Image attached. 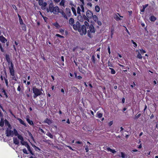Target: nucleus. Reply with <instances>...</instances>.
<instances>
[{"instance_id": "nucleus-1", "label": "nucleus", "mask_w": 158, "mask_h": 158, "mask_svg": "<svg viewBox=\"0 0 158 158\" xmlns=\"http://www.w3.org/2000/svg\"><path fill=\"white\" fill-rule=\"evenodd\" d=\"M73 28L74 30H77L81 35H85L87 33L86 27L84 25L81 24L79 21H77L74 23Z\"/></svg>"}, {"instance_id": "nucleus-2", "label": "nucleus", "mask_w": 158, "mask_h": 158, "mask_svg": "<svg viewBox=\"0 0 158 158\" xmlns=\"http://www.w3.org/2000/svg\"><path fill=\"white\" fill-rule=\"evenodd\" d=\"M32 90L33 92L34 93L33 98H35L38 96H40L42 94V91L43 90L42 88L41 89H38L35 86H33L32 87Z\"/></svg>"}, {"instance_id": "nucleus-3", "label": "nucleus", "mask_w": 158, "mask_h": 158, "mask_svg": "<svg viewBox=\"0 0 158 158\" xmlns=\"http://www.w3.org/2000/svg\"><path fill=\"white\" fill-rule=\"evenodd\" d=\"M86 29H89V30H88L87 31L88 36L90 38H92V35L91 33H94L96 31L93 25L90 24L89 26L87 27Z\"/></svg>"}, {"instance_id": "nucleus-4", "label": "nucleus", "mask_w": 158, "mask_h": 158, "mask_svg": "<svg viewBox=\"0 0 158 158\" xmlns=\"http://www.w3.org/2000/svg\"><path fill=\"white\" fill-rule=\"evenodd\" d=\"M93 14L92 12L90 10H88L86 12V16L84 14V18L85 20L89 22V19H92Z\"/></svg>"}, {"instance_id": "nucleus-5", "label": "nucleus", "mask_w": 158, "mask_h": 158, "mask_svg": "<svg viewBox=\"0 0 158 158\" xmlns=\"http://www.w3.org/2000/svg\"><path fill=\"white\" fill-rule=\"evenodd\" d=\"M9 70L10 74L11 76H12V77H11L12 80H14L15 81H17V78L15 76V72L14 70V68H13V65H12L11 67H9Z\"/></svg>"}, {"instance_id": "nucleus-6", "label": "nucleus", "mask_w": 158, "mask_h": 158, "mask_svg": "<svg viewBox=\"0 0 158 158\" xmlns=\"http://www.w3.org/2000/svg\"><path fill=\"white\" fill-rule=\"evenodd\" d=\"M6 59L8 63V64L9 65L10 64L11 66H9V67H11L12 65H13V68H14V65L13 64L12 62L10 60V58L9 57V56L8 55L6 54L5 56Z\"/></svg>"}, {"instance_id": "nucleus-7", "label": "nucleus", "mask_w": 158, "mask_h": 158, "mask_svg": "<svg viewBox=\"0 0 158 158\" xmlns=\"http://www.w3.org/2000/svg\"><path fill=\"white\" fill-rule=\"evenodd\" d=\"M53 4L52 3H50L48 8H47V11L48 12H50L52 13L53 12Z\"/></svg>"}, {"instance_id": "nucleus-8", "label": "nucleus", "mask_w": 158, "mask_h": 158, "mask_svg": "<svg viewBox=\"0 0 158 158\" xmlns=\"http://www.w3.org/2000/svg\"><path fill=\"white\" fill-rule=\"evenodd\" d=\"M53 12H52L54 14L57 15L59 13V9L58 6H56L53 7Z\"/></svg>"}, {"instance_id": "nucleus-9", "label": "nucleus", "mask_w": 158, "mask_h": 158, "mask_svg": "<svg viewBox=\"0 0 158 158\" xmlns=\"http://www.w3.org/2000/svg\"><path fill=\"white\" fill-rule=\"evenodd\" d=\"M6 136L8 137L11 136H13L14 135L13 131L10 130H7L6 131Z\"/></svg>"}, {"instance_id": "nucleus-10", "label": "nucleus", "mask_w": 158, "mask_h": 158, "mask_svg": "<svg viewBox=\"0 0 158 158\" xmlns=\"http://www.w3.org/2000/svg\"><path fill=\"white\" fill-rule=\"evenodd\" d=\"M66 15L67 17H70L71 15L70 9L69 8H67L66 9Z\"/></svg>"}, {"instance_id": "nucleus-11", "label": "nucleus", "mask_w": 158, "mask_h": 158, "mask_svg": "<svg viewBox=\"0 0 158 158\" xmlns=\"http://www.w3.org/2000/svg\"><path fill=\"white\" fill-rule=\"evenodd\" d=\"M59 13L61 14V15H62V16L64 18L66 19H68V18L67 16L66 15V14L64 12V11L60 9V10H59Z\"/></svg>"}, {"instance_id": "nucleus-12", "label": "nucleus", "mask_w": 158, "mask_h": 158, "mask_svg": "<svg viewBox=\"0 0 158 158\" xmlns=\"http://www.w3.org/2000/svg\"><path fill=\"white\" fill-rule=\"evenodd\" d=\"M0 41L2 43H5L6 42L7 40L3 35H0Z\"/></svg>"}, {"instance_id": "nucleus-13", "label": "nucleus", "mask_w": 158, "mask_h": 158, "mask_svg": "<svg viewBox=\"0 0 158 158\" xmlns=\"http://www.w3.org/2000/svg\"><path fill=\"white\" fill-rule=\"evenodd\" d=\"M77 18L78 20L81 22H83L84 20H85L84 18V15L82 16L81 15H79L77 17Z\"/></svg>"}, {"instance_id": "nucleus-14", "label": "nucleus", "mask_w": 158, "mask_h": 158, "mask_svg": "<svg viewBox=\"0 0 158 158\" xmlns=\"http://www.w3.org/2000/svg\"><path fill=\"white\" fill-rule=\"evenodd\" d=\"M69 23L70 25L73 27V25L74 24V19L73 18H70L69 20Z\"/></svg>"}, {"instance_id": "nucleus-15", "label": "nucleus", "mask_w": 158, "mask_h": 158, "mask_svg": "<svg viewBox=\"0 0 158 158\" xmlns=\"http://www.w3.org/2000/svg\"><path fill=\"white\" fill-rule=\"evenodd\" d=\"M17 119L21 124L23 125L25 127H27V124L24 123V121L23 120L21 119L18 118H17Z\"/></svg>"}, {"instance_id": "nucleus-16", "label": "nucleus", "mask_w": 158, "mask_h": 158, "mask_svg": "<svg viewBox=\"0 0 158 158\" xmlns=\"http://www.w3.org/2000/svg\"><path fill=\"white\" fill-rule=\"evenodd\" d=\"M106 150L108 152H110L113 153H115L116 152V151L114 149H112L109 147L106 148Z\"/></svg>"}, {"instance_id": "nucleus-17", "label": "nucleus", "mask_w": 158, "mask_h": 158, "mask_svg": "<svg viewBox=\"0 0 158 158\" xmlns=\"http://www.w3.org/2000/svg\"><path fill=\"white\" fill-rule=\"evenodd\" d=\"M44 122L45 123H47L48 125H50L52 123L50 119H49L48 118H46L44 120Z\"/></svg>"}, {"instance_id": "nucleus-18", "label": "nucleus", "mask_w": 158, "mask_h": 158, "mask_svg": "<svg viewBox=\"0 0 158 158\" xmlns=\"http://www.w3.org/2000/svg\"><path fill=\"white\" fill-rule=\"evenodd\" d=\"M13 139L14 143L16 145H19V141L17 138H14Z\"/></svg>"}, {"instance_id": "nucleus-19", "label": "nucleus", "mask_w": 158, "mask_h": 158, "mask_svg": "<svg viewBox=\"0 0 158 158\" xmlns=\"http://www.w3.org/2000/svg\"><path fill=\"white\" fill-rule=\"evenodd\" d=\"M149 19L152 22H154L156 20V18L154 15H152L149 17Z\"/></svg>"}, {"instance_id": "nucleus-20", "label": "nucleus", "mask_w": 158, "mask_h": 158, "mask_svg": "<svg viewBox=\"0 0 158 158\" xmlns=\"http://www.w3.org/2000/svg\"><path fill=\"white\" fill-rule=\"evenodd\" d=\"M5 125L6 126H7L9 128H10L11 127V126L10 123H9L8 121L6 119L5 120Z\"/></svg>"}, {"instance_id": "nucleus-21", "label": "nucleus", "mask_w": 158, "mask_h": 158, "mask_svg": "<svg viewBox=\"0 0 158 158\" xmlns=\"http://www.w3.org/2000/svg\"><path fill=\"white\" fill-rule=\"evenodd\" d=\"M26 119V121L30 125H34L33 121L32 120H30L29 118H27Z\"/></svg>"}, {"instance_id": "nucleus-22", "label": "nucleus", "mask_w": 158, "mask_h": 158, "mask_svg": "<svg viewBox=\"0 0 158 158\" xmlns=\"http://www.w3.org/2000/svg\"><path fill=\"white\" fill-rule=\"evenodd\" d=\"M52 24L56 27V29H58L60 27V25L57 22L53 23Z\"/></svg>"}, {"instance_id": "nucleus-23", "label": "nucleus", "mask_w": 158, "mask_h": 158, "mask_svg": "<svg viewBox=\"0 0 158 158\" xmlns=\"http://www.w3.org/2000/svg\"><path fill=\"white\" fill-rule=\"evenodd\" d=\"M121 156H119L121 157L122 158H127V155L126 154H125L124 152H121Z\"/></svg>"}, {"instance_id": "nucleus-24", "label": "nucleus", "mask_w": 158, "mask_h": 158, "mask_svg": "<svg viewBox=\"0 0 158 158\" xmlns=\"http://www.w3.org/2000/svg\"><path fill=\"white\" fill-rule=\"evenodd\" d=\"M1 91H2V93H4V95L5 96V97L6 98H8V96L7 95V94L4 89H1Z\"/></svg>"}, {"instance_id": "nucleus-25", "label": "nucleus", "mask_w": 158, "mask_h": 158, "mask_svg": "<svg viewBox=\"0 0 158 158\" xmlns=\"http://www.w3.org/2000/svg\"><path fill=\"white\" fill-rule=\"evenodd\" d=\"M92 18H93L94 21L96 22L98 20V18L96 15H93Z\"/></svg>"}, {"instance_id": "nucleus-26", "label": "nucleus", "mask_w": 158, "mask_h": 158, "mask_svg": "<svg viewBox=\"0 0 158 158\" xmlns=\"http://www.w3.org/2000/svg\"><path fill=\"white\" fill-rule=\"evenodd\" d=\"M96 115V117H98L99 118H101L102 117L103 114L102 113H99L98 111L97 112Z\"/></svg>"}, {"instance_id": "nucleus-27", "label": "nucleus", "mask_w": 158, "mask_h": 158, "mask_svg": "<svg viewBox=\"0 0 158 158\" xmlns=\"http://www.w3.org/2000/svg\"><path fill=\"white\" fill-rule=\"evenodd\" d=\"M91 60H92L93 63L94 64H95L96 61V58L95 57V56L94 55L92 56Z\"/></svg>"}, {"instance_id": "nucleus-28", "label": "nucleus", "mask_w": 158, "mask_h": 158, "mask_svg": "<svg viewBox=\"0 0 158 158\" xmlns=\"http://www.w3.org/2000/svg\"><path fill=\"white\" fill-rule=\"evenodd\" d=\"M109 69L111 70L110 73L111 74H114L116 73V71L114 69L111 68H109Z\"/></svg>"}, {"instance_id": "nucleus-29", "label": "nucleus", "mask_w": 158, "mask_h": 158, "mask_svg": "<svg viewBox=\"0 0 158 158\" xmlns=\"http://www.w3.org/2000/svg\"><path fill=\"white\" fill-rule=\"evenodd\" d=\"M95 10L97 12H99L100 10V8L99 6L98 5H96L95 6Z\"/></svg>"}, {"instance_id": "nucleus-30", "label": "nucleus", "mask_w": 158, "mask_h": 158, "mask_svg": "<svg viewBox=\"0 0 158 158\" xmlns=\"http://www.w3.org/2000/svg\"><path fill=\"white\" fill-rule=\"evenodd\" d=\"M17 136L18 138L21 141H23V138L21 135L19 134L18 135H17Z\"/></svg>"}, {"instance_id": "nucleus-31", "label": "nucleus", "mask_w": 158, "mask_h": 158, "mask_svg": "<svg viewBox=\"0 0 158 158\" xmlns=\"http://www.w3.org/2000/svg\"><path fill=\"white\" fill-rule=\"evenodd\" d=\"M81 8L80 6H78L77 9V13L79 15H81Z\"/></svg>"}, {"instance_id": "nucleus-32", "label": "nucleus", "mask_w": 158, "mask_h": 158, "mask_svg": "<svg viewBox=\"0 0 158 158\" xmlns=\"http://www.w3.org/2000/svg\"><path fill=\"white\" fill-rule=\"evenodd\" d=\"M71 10H72L73 11L74 15H75L76 16L77 14H76V10L75 9V8L74 7H72L71 8Z\"/></svg>"}, {"instance_id": "nucleus-33", "label": "nucleus", "mask_w": 158, "mask_h": 158, "mask_svg": "<svg viewBox=\"0 0 158 158\" xmlns=\"http://www.w3.org/2000/svg\"><path fill=\"white\" fill-rule=\"evenodd\" d=\"M84 5L83 4L81 5H80V8H81V11L82 12H85L84 8L83 6Z\"/></svg>"}, {"instance_id": "nucleus-34", "label": "nucleus", "mask_w": 158, "mask_h": 158, "mask_svg": "<svg viewBox=\"0 0 158 158\" xmlns=\"http://www.w3.org/2000/svg\"><path fill=\"white\" fill-rule=\"evenodd\" d=\"M4 125V122L3 121V119L2 118H1V121L0 122V126L1 127H3Z\"/></svg>"}, {"instance_id": "nucleus-35", "label": "nucleus", "mask_w": 158, "mask_h": 158, "mask_svg": "<svg viewBox=\"0 0 158 158\" xmlns=\"http://www.w3.org/2000/svg\"><path fill=\"white\" fill-rule=\"evenodd\" d=\"M13 133H14V135L15 136H17L18 135H19V134H18V133L17 131L15 129H14Z\"/></svg>"}, {"instance_id": "nucleus-36", "label": "nucleus", "mask_w": 158, "mask_h": 158, "mask_svg": "<svg viewBox=\"0 0 158 158\" xmlns=\"http://www.w3.org/2000/svg\"><path fill=\"white\" fill-rule=\"evenodd\" d=\"M64 0H61L60 2V6H64Z\"/></svg>"}, {"instance_id": "nucleus-37", "label": "nucleus", "mask_w": 158, "mask_h": 158, "mask_svg": "<svg viewBox=\"0 0 158 158\" xmlns=\"http://www.w3.org/2000/svg\"><path fill=\"white\" fill-rule=\"evenodd\" d=\"M84 24L85 25H84L86 27V29H87V27H89L90 26V25H89L88 22L86 21H85Z\"/></svg>"}, {"instance_id": "nucleus-38", "label": "nucleus", "mask_w": 158, "mask_h": 158, "mask_svg": "<svg viewBox=\"0 0 158 158\" xmlns=\"http://www.w3.org/2000/svg\"><path fill=\"white\" fill-rule=\"evenodd\" d=\"M131 41L133 43V44L134 45V47L135 48H136L137 46V44L133 40H131Z\"/></svg>"}, {"instance_id": "nucleus-39", "label": "nucleus", "mask_w": 158, "mask_h": 158, "mask_svg": "<svg viewBox=\"0 0 158 158\" xmlns=\"http://www.w3.org/2000/svg\"><path fill=\"white\" fill-rule=\"evenodd\" d=\"M4 80L5 81L6 86L7 87H8V80L6 78H4Z\"/></svg>"}, {"instance_id": "nucleus-40", "label": "nucleus", "mask_w": 158, "mask_h": 158, "mask_svg": "<svg viewBox=\"0 0 158 158\" xmlns=\"http://www.w3.org/2000/svg\"><path fill=\"white\" fill-rule=\"evenodd\" d=\"M47 5V3L46 2H43L42 5H41V6H42V8H45Z\"/></svg>"}, {"instance_id": "nucleus-41", "label": "nucleus", "mask_w": 158, "mask_h": 158, "mask_svg": "<svg viewBox=\"0 0 158 158\" xmlns=\"http://www.w3.org/2000/svg\"><path fill=\"white\" fill-rule=\"evenodd\" d=\"M21 143L23 145H24L26 146L27 145V144H28L25 141H21Z\"/></svg>"}, {"instance_id": "nucleus-42", "label": "nucleus", "mask_w": 158, "mask_h": 158, "mask_svg": "<svg viewBox=\"0 0 158 158\" xmlns=\"http://www.w3.org/2000/svg\"><path fill=\"white\" fill-rule=\"evenodd\" d=\"M139 51H140V53L143 54L144 53H145L146 52V51L145 50H143V49H139Z\"/></svg>"}, {"instance_id": "nucleus-43", "label": "nucleus", "mask_w": 158, "mask_h": 158, "mask_svg": "<svg viewBox=\"0 0 158 158\" xmlns=\"http://www.w3.org/2000/svg\"><path fill=\"white\" fill-rule=\"evenodd\" d=\"M137 58L139 59H142V57L141 55L139 52L137 56Z\"/></svg>"}, {"instance_id": "nucleus-44", "label": "nucleus", "mask_w": 158, "mask_h": 158, "mask_svg": "<svg viewBox=\"0 0 158 158\" xmlns=\"http://www.w3.org/2000/svg\"><path fill=\"white\" fill-rule=\"evenodd\" d=\"M107 64H108V66L109 67H113L112 64L109 61H108Z\"/></svg>"}, {"instance_id": "nucleus-45", "label": "nucleus", "mask_w": 158, "mask_h": 158, "mask_svg": "<svg viewBox=\"0 0 158 158\" xmlns=\"http://www.w3.org/2000/svg\"><path fill=\"white\" fill-rule=\"evenodd\" d=\"M141 114H139L138 115H136L135 117V119H136L138 118L141 116Z\"/></svg>"}, {"instance_id": "nucleus-46", "label": "nucleus", "mask_w": 158, "mask_h": 158, "mask_svg": "<svg viewBox=\"0 0 158 158\" xmlns=\"http://www.w3.org/2000/svg\"><path fill=\"white\" fill-rule=\"evenodd\" d=\"M39 1V4L40 6H41L42 5L43 3V0H38Z\"/></svg>"}, {"instance_id": "nucleus-47", "label": "nucleus", "mask_w": 158, "mask_h": 158, "mask_svg": "<svg viewBox=\"0 0 158 158\" xmlns=\"http://www.w3.org/2000/svg\"><path fill=\"white\" fill-rule=\"evenodd\" d=\"M0 49L1 50V51L2 52H4V49H3V48L2 47V45L0 43Z\"/></svg>"}, {"instance_id": "nucleus-48", "label": "nucleus", "mask_w": 158, "mask_h": 158, "mask_svg": "<svg viewBox=\"0 0 158 158\" xmlns=\"http://www.w3.org/2000/svg\"><path fill=\"white\" fill-rule=\"evenodd\" d=\"M56 36L59 37H60V38H64V37L63 36L60 34H56Z\"/></svg>"}, {"instance_id": "nucleus-49", "label": "nucleus", "mask_w": 158, "mask_h": 158, "mask_svg": "<svg viewBox=\"0 0 158 158\" xmlns=\"http://www.w3.org/2000/svg\"><path fill=\"white\" fill-rule=\"evenodd\" d=\"M48 136H49L50 138L52 139L53 138V136L50 133H49L47 135Z\"/></svg>"}, {"instance_id": "nucleus-50", "label": "nucleus", "mask_w": 158, "mask_h": 158, "mask_svg": "<svg viewBox=\"0 0 158 158\" xmlns=\"http://www.w3.org/2000/svg\"><path fill=\"white\" fill-rule=\"evenodd\" d=\"M59 32H60L62 35L63 34L64 32V30L62 28H60L59 29Z\"/></svg>"}, {"instance_id": "nucleus-51", "label": "nucleus", "mask_w": 158, "mask_h": 158, "mask_svg": "<svg viewBox=\"0 0 158 158\" xmlns=\"http://www.w3.org/2000/svg\"><path fill=\"white\" fill-rule=\"evenodd\" d=\"M23 25L22 27V29L23 30L26 31V27L25 24H23Z\"/></svg>"}, {"instance_id": "nucleus-52", "label": "nucleus", "mask_w": 158, "mask_h": 158, "mask_svg": "<svg viewBox=\"0 0 158 158\" xmlns=\"http://www.w3.org/2000/svg\"><path fill=\"white\" fill-rule=\"evenodd\" d=\"M12 6L13 7V8H14V9H15V11L17 12H18V10L16 6L15 5H12Z\"/></svg>"}, {"instance_id": "nucleus-53", "label": "nucleus", "mask_w": 158, "mask_h": 158, "mask_svg": "<svg viewBox=\"0 0 158 158\" xmlns=\"http://www.w3.org/2000/svg\"><path fill=\"white\" fill-rule=\"evenodd\" d=\"M96 22L98 25L101 26L102 25V23L101 21L98 20Z\"/></svg>"}, {"instance_id": "nucleus-54", "label": "nucleus", "mask_w": 158, "mask_h": 158, "mask_svg": "<svg viewBox=\"0 0 158 158\" xmlns=\"http://www.w3.org/2000/svg\"><path fill=\"white\" fill-rule=\"evenodd\" d=\"M23 152L26 154H28V153L27 152V150L26 148H24L23 150Z\"/></svg>"}, {"instance_id": "nucleus-55", "label": "nucleus", "mask_w": 158, "mask_h": 158, "mask_svg": "<svg viewBox=\"0 0 158 158\" xmlns=\"http://www.w3.org/2000/svg\"><path fill=\"white\" fill-rule=\"evenodd\" d=\"M113 124V121H110L108 123V125L110 127Z\"/></svg>"}, {"instance_id": "nucleus-56", "label": "nucleus", "mask_w": 158, "mask_h": 158, "mask_svg": "<svg viewBox=\"0 0 158 158\" xmlns=\"http://www.w3.org/2000/svg\"><path fill=\"white\" fill-rule=\"evenodd\" d=\"M26 147H27V148L29 151L31 150V149L30 147V146L28 144H27V145L26 146Z\"/></svg>"}, {"instance_id": "nucleus-57", "label": "nucleus", "mask_w": 158, "mask_h": 158, "mask_svg": "<svg viewBox=\"0 0 158 158\" xmlns=\"http://www.w3.org/2000/svg\"><path fill=\"white\" fill-rule=\"evenodd\" d=\"M115 20L117 21L120 20L121 19L120 17L117 16L115 18Z\"/></svg>"}, {"instance_id": "nucleus-58", "label": "nucleus", "mask_w": 158, "mask_h": 158, "mask_svg": "<svg viewBox=\"0 0 158 158\" xmlns=\"http://www.w3.org/2000/svg\"><path fill=\"white\" fill-rule=\"evenodd\" d=\"M85 149L86 152H87L89 151V148L88 145L85 146Z\"/></svg>"}, {"instance_id": "nucleus-59", "label": "nucleus", "mask_w": 158, "mask_h": 158, "mask_svg": "<svg viewBox=\"0 0 158 158\" xmlns=\"http://www.w3.org/2000/svg\"><path fill=\"white\" fill-rule=\"evenodd\" d=\"M65 147H66L68 148L70 150H72V151H74V150L70 146H67V145H65Z\"/></svg>"}, {"instance_id": "nucleus-60", "label": "nucleus", "mask_w": 158, "mask_h": 158, "mask_svg": "<svg viewBox=\"0 0 158 158\" xmlns=\"http://www.w3.org/2000/svg\"><path fill=\"white\" fill-rule=\"evenodd\" d=\"M19 22L20 24L23 25L24 24L22 19H19Z\"/></svg>"}, {"instance_id": "nucleus-61", "label": "nucleus", "mask_w": 158, "mask_h": 158, "mask_svg": "<svg viewBox=\"0 0 158 158\" xmlns=\"http://www.w3.org/2000/svg\"><path fill=\"white\" fill-rule=\"evenodd\" d=\"M39 131L42 133H44V130L42 129L41 128H39Z\"/></svg>"}, {"instance_id": "nucleus-62", "label": "nucleus", "mask_w": 158, "mask_h": 158, "mask_svg": "<svg viewBox=\"0 0 158 158\" xmlns=\"http://www.w3.org/2000/svg\"><path fill=\"white\" fill-rule=\"evenodd\" d=\"M114 28L112 27L110 30V33H114Z\"/></svg>"}, {"instance_id": "nucleus-63", "label": "nucleus", "mask_w": 158, "mask_h": 158, "mask_svg": "<svg viewBox=\"0 0 158 158\" xmlns=\"http://www.w3.org/2000/svg\"><path fill=\"white\" fill-rule=\"evenodd\" d=\"M17 90L18 91H19V92L20 91V90H21V88H20V85H19V86H18V87L17 88Z\"/></svg>"}, {"instance_id": "nucleus-64", "label": "nucleus", "mask_w": 158, "mask_h": 158, "mask_svg": "<svg viewBox=\"0 0 158 158\" xmlns=\"http://www.w3.org/2000/svg\"><path fill=\"white\" fill-rule=\"evenodd\" d=\"M148 4H145L143 6V7L145 9L148 6Z\"/></svg>"}]
</instances>
